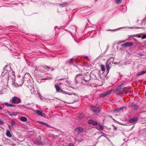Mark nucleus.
I'll list each match as a JSON object with an SVG mask.
<instances>
[{
	"instance_id": "1",
	"label": "nucleus",
	"mask_w": 146,
	"mask_h": 146,
	"mask_svg": "<svg viewBox=\"0 0 146 146\" xmlns=\"http://www.w3.org/2000/svg\"><path fill=\"white\" fill-rule=\"evenodd\" d=\"M114 58L113 57H110L107 60L106 65L107 71H109L110 67L113 64Z\"/></svg>"
},
{
	"instance_id": "2",
	"label": "nucleus",
	"mask_w": 146,
	"mask_h": 146,
	"mask_svg": "<svg viewBox=\"0 0 146 146\" xmlns=\"http://www.w3.org/2000/svg\"><path fill=\"white\" fill-rule=\"evenodd\" d=\"M10 102L14 104L19 103L21 102V100L20 99L16 97H13L12 99L10 100Z\"/></svg>"
},
{
	"instance_id": "3",
	"label": "nucleus",
	"mask_w": 146,
	"mask_h": 146,
	"mask_svg": "<svg viewBox=\"0 0 146 146\" xmlns=\"http://www.w3.org/2000/svg\"><path fill=\"white\" fill-rule=\"evenodd\" d=\"M92 109L94 113H97L100 112L101 108L100 107L98 106H93L92 107Z\"/></svg>"
},
{
	"instance_id": "4",
	"label": "nucleus",
	"mask_w": 146,
	"mask_h": 146,
	"mask_svg": "<svg viewBox=\"0 0 146 146\" xmlns=\"http://www.w3.org/2000/svg\"><path fill=\"white\" fill-rule=\"evenodd\" d=\"M47 67V66H40L37 67L36 70H38L41 72L44 73L46 72V68Z\"/></svg>"
},
{
	"instance_id": "5",
	"label": "nucleus",
	"mask_w": 146,
	"mask_h": 146,
	"mask_svg": "<svg viewBox=\"0 0 146 146\" xmlns=\"http://www.w3.org/2000/svg\"><path fill=\"white\" fill-rule=\"evenodd\" d=\"M124 91V89L121 88V85L117 87L116 89V94L117 95L122 93Z\"/></svg>"
},
{
	"instance_id": "6",
	"label": "nucleus",
	"mask_w": 146,
	"mask_h": 146,
	"mask_svg": "<svg viewBox=\"0 0 146 146\" xmlns=\"http://www.w3.org/2000/svg\"><path fill=\"white\" fill-rule=\"evenodd\" d=\"M111 92V90H110L108 91L104 92L103 93L101 94L99 96L101 97H104L110 94Z\"/></svg>"
},
{
	"instance_id": "7",
	"label": "nucleus",
	"mask_w": 146,
	"mask_h": 146,
	"mask_svg": "<svg viewBox=\"0 0 146 146\" xmlns=\"http://www.w3.org/2000/svg\"><path fill=\"white\" fill-rule=\"evenodd\" d=\"M75 130L76 132L80 133L83 131L84 129L82 127L79 126L76 127Z\"/></svg>"
},
{
	"instance_id": "8",
	"label": "nucleus",
	"mask_w": 146,
	"mask_h": 146,
	"mask_svg": "<svg viewBox=\"0 0 146 146\" xmlns=\"http://www.w3.org/2000/svg\"><path fill=\"white\" fill-rule=\"evenodd\" d=\"M129 107H130L132 108L135 110H137L138 109V106L137 105L133 102L131 103V104H130L129 105Z\"/></svg>"
},
{
	"instance_id": "9",
	"label": "nucleus",
	"mask_w": 146,
	"mask_h": 146,
	"mask_svg": "<svg viewBox=\"0 0 146 146\" xmlns=\"http://www.w3.org/2000/svg\"><path fill=\"white\" fill-rule=\"evenodd\" d=\"M133 45V44L132 42H128L123 44L122 45V46L124 47H126L127 46H132Z\"/></svg>"
},
{
	"instance_id": "10",
	"label": "nucleus",
	"mask_w": 146,
	"mask_h": 146,
	"mask_svg": "<svg viewBox=\"0 0 146 146\" xmlns=\"http://www.w3.org/2000/svg\"><path fill=\"white\" fill-rule=\"evenodd\" d=\"M55 86L56 89V92L58 93L63 92V90L60 88V87L58 85L55 84Z\"/></svg>"
},
{
	"instance_id": "11",
	"label": "nucleus",
	"mask_w": 146,
	"mask_h": 146,
	"mask_svg": "<svg viewBox=\"0 0 146 146\" xmlns=\"http://www.w3.org/2000/svg\"><path fill=\"white\" fill-rule=\"evenodd\" d=\"M88 123L89 124H92L94 125H96L98 123L93 120L91 119L88 120Z\"/></svg>"
},
{
	"instance_id": "12",
	"label": "nucleus",
	"mask_w": 146,
	"mask_h": 146,
	"mask_svg": "<svg viewBox=\"0 0 146 146\" xmlns=\"http://www.w3.org/2000/svg\"><path fill=\"white\" fill-rule=\"evenodd\" d=\"M36 112L37 113V114L41 116L44 117H45V114L44 113L41 111H40L37 110L36 111Z\"/></svg>"
},
{
	"instance_id": "13",
	"label": "nucleus",
	"mask_w": 146,
	"mask_h": 146,
	"mask_svg": "<svg viewBox=\"0 0 146 146\" xmlns=\"http://www.w3.org/2000/svg\"><path fill=\"white\" fill-rule=\"evenodd\" d=\"M138 119V118L137 117H133V119H131L129 120V122L131 123H132L136 121Z\"/></svg>"
},
{
	"instance_id": "14",
	"label": "nucleus",
	"mask_w": 146,
	"mask_h": 146,
	"mask_svg": "<svg viewBox=\"0 0 146 146\" xmlns=\"http://www.w3.org/2000/svg\"><path fill=\"white\" fill-rule=\"evenodd\" d=\"M23 84V83L21 84H19L18 83H17L16 82H15V81H14V82L13 84V85L15 86L16 87H18L19 86H21Z\"/></svg>"
},
{
	"instance_id": "15",
	"label": "nucleus",
	"mask_w": 146,
	"mask_h": 146,
	"mask_svg": "<svg viewBox=\"0 0 146 146\" xmlns=\"http://www.w3.org/2000/svg\"><path fill=\"white\" fill-rule=\"evenodd\" d=\"M146 73V70H142L138 73V74H137V76H139L143 74Z\"/></svg>"
},
{
	"instance_id": "16",
	"label": "nucleus",
	"mask_w": 146,
	"mask_h": 146,
	"mask_svg": "<svg viewBox=\"0 0 146 146\" xmlns=\"http://www.w3.org/2000/svg\"><path fill=\"white\" fill-rule=\"evenodd\" d=\"M4 104L5 105L7 106H9V107H14L15 106V105H13V104H9L7 102H5L4 103Z\"/></svg>"
},
{
	"instance_id": "17",
	"label": "nucleus",
	"mask_w": 146,
	"mask_h": 146,
	"mask_svg": "<svg viewBox=\"0 0 146 146\" xmlns=\"http://www.w3.org/2000/svg\"><path fill=\"white\" fill-rule=\"evenodd\" d=\"M6 135L7 136L9 137H12V135L9 130H7Z\"/></svg>"
},
{
	"instance_id": "18",
	"label": "nucleus",
	"mask_w": 146,
	"mask_h": 146,
	"mask_svg": "<svg viewBox=\"0 0 146 146\" xmlns=\"http://www.w3.org/2000/svg\"><path fill=\"white\" fill-rule=\"evenodd\" d=\"M21 120L23 121H26L27 120V118L24 116L21 117L20 118Z\"/></svg>"
},
{
	"instance_id": "19",
	"label": "nucleus",
	"mask_w": 146,
	"mask_h": 146,
	"mask_svg": "<svg viewBox=\"0 0 146 146\" xmlns=\"http://www.w3.org/2000/svg\"><path fill=\"white\" fill-rule=\"evenodd\" d=\"M67 4V3H64L62 4H59V6L61 7H65Z\"/></svg>"
},
{
	"instance_id": "20",
	"label": "nucleus",
	"mask_w": 146,
	"mask_h": 146,
	"mask_svg": "<svg viewBox=\"0 0 146 146\" xmlns=\"http://www.w3.org/2000/svg\"><path fill=\"white\" fill-rule=\"evenodd\" d=\"M124 108V107H122L119 108H118L116 109L115 111L116 112H119L120 111H122Z\"/></svg>"
},
{
	"instance_id": "21",
	"label": "nucleus",
	"mask_w": 146,
	"mask_h": 146,
	"mask_svg": "<svg viewBox=\"0 0 146 146\" xmlns=\"http://www.w3.org/2000/svg\"><path fill=\"white\" fill-rule=\"evenodd\" d=\"M81 76L80 75H77L76 77L75 78V80L76 82L78 83V79L79 78H78V77L79 76Z\"/></svg>"
},
{
	"instance_id": "22",
	"label": "nucleus",
	"mask_w": 146,
	"mask_h": 146,
	"mask_svg": "<svg viewBox=\"0 0 146 146\" xmlns=\"http://www.w3.org/2000/svg\"><path fill=\"white\" fill-rule=\"evenodd\" d=\"M98 77L97 78L96 76H95V77L98 80L100 81L101 80V75L99 73H98Z\"/></svg>"
},
{
	"instance_id": "23",
	"label": "nucleus",
	"mask_w": 146,
	"mask_h": 146,
	"mask_svg": "<svg viewBox=\"0 0 146 146\" xmlns=\"http://www.w3.org/2000/svg\"><path fill=\"white\" fill-rule=\"evenodd\" d=\"M99 127L97 128L99 130L100 129V130H103V126L101 124H99Z\"/></svg>"
},
{
	"instance_id": "24",
	"label": "nucleus",
	"mask_w": 146,
	"mask_h": 146,
	"mask_svg": "<svg viewBox=\"0 0 146 146\" xmlns=\"http://www.w3.org/2000/svg\"><path fill=\"white\" fill-rule=\"evenodd\" d=\"M100 66L101 70L102 71H104L105 70L104 66L102 64H101Z\"/></svg>"
},
{
	"instance_id": "25",
	"label": "nucleus",
	"mask_w": 146,
	"mask_h": 146,
	"mask_svg": "<svg viewBox=\"0 0 146 146\" xmlns=\"http://www.w3.org/2000/svg\"><path fill=\"white\" fill-rule=\"evenodd\" d=\"M9 66L8 65H6L5 67H4V69H3V70H4V71H6V72H7V68H9Z\"/></svg>"
},
{
	"instance_id": "26",
	"label": "nucleus",
	"mask_w": 146,
	"mask_h": 146,
	"mask_svg": "<svg viewBox=\"0 0 146 146\" xmlns=\"http://www.w3.org/2000/svg\"><path fill=\"white\" fill-rule=\"evenodd\" d=\"M121 0H115L116 3L118 4H119L121 3Z\"/></svg>"
},
{
	"instance_id": "27",
	"label": "nucleus",
	"mask_w": 146,
	"mask_h": 146,
	"mask_svg": "<svg viewBox=\"0 0 146 146\" xmlns=\"http://www.w3.org/2000/svg\"><path fill=\"white\" fill-rule=\"evenodd\" d=\"M39 123H43V124H44L46 125L47 126V127H50V126L49 125H48V124H46V123H43V122H42L41 121H39Z\"/></svg>"
},
{
	"instance_id": "28",
	"label": "nucleus",
	"mask_w": 146,
	"mask_h": 146,
	"mask_svg": "<svg viewBox=\"0 0 146 146\" xmlns=\"http://www.w3.org/2000/svg\"><path fill=\"white\" fill-rule=\"evenodd\" d=\"M5 114H6L8 115H10L11 114V113L9 112V111H7L5 112Z\"/></svg>"
},
{
	"instance_id": "29",
	"label": "nucleus",
	"mask_w": 146,
	"mask_h": 146,
	"mask_svg": "<svg viewBox=\"0 0 146 146\" xmlns=\"http://www.w3.org/2000/svg\"><path fill=\"white\" fill-rule=\"evenodd\" d=\"M142 39H145L146 38V35L145 34L142 36Z\"/></svg>"
},
{
	"instance_id": "30",
	"label": "nucleus",
	"mask_w": 146,
	"mask_h": 146,
	"mask_svg": "<svg viewBox=\"0 0 146 146\" xmlns=\"http://www.w3.org/2000/svg\"><path fill=\"white\" fill-rule=\"evenodd\" d=\"M16 115L15 113H11L10 115V116H15Z\"/></svg>"
},
{
	"instance_id": "31",
	"label": "nucleus",
	"mask_w": 146,
	"mask_h": 146,
	"mask_svg": "<svg viewBox=\"0 0 146 146\" xmlns=\"http://www.w3.org/2000/svg\"><path fill=\"white\" fill-rule=\"evenodd\" d=\"M11 123L12 125H14L15 124V122L13 121H12Z\"/></svg>"
},
{
	"instance_id": "32",
	"label": "nucleus",
	"mask_w": 146,
	"mask_h": 146,
	"mask_svg": "<svg viewBox=\"0 0 146 146\" xmlns=\"http://www.w3.org/2000/svg\"><path fill=\"white\" fill-rule=\"evenodd\" d=\"M113 129L114 130H116L117 129V128L113 125Z\"/></svg>"
},
{
	"instance_id": "33",
	"label": "nucleus",
	"mask_w": 146,
	"mask_h": 146,
	"mask_svg": "<svg viewBox=\"0 0 146 146\" xmlns=\"http://www.w3.org/2000/svg\"><path fill=\"white\" fill-rule=\"evenodd\" d=\"M123 89H124V91L123 92H125V91L127 90L128 88L127 87H125V88H123Z\"/></svg>"
},
{
	"instance_id": "34",
	"label": "nucleus",
	"mask_w": 146,
	"mask_h": 146,
	"mask_svg": "<svg viewBox=\"0 0 146 146\" xmlns=\"http://www.w3.org/2000/svg\"><path fill=\"white\" fill-rule=\"evenodd\" d=\"M4 123V122L3 121H2L1 120H0V124L1 125L3 124Z\"/></svg>"
},
{
	"instance_id": "35",
	"label": "nucleus",
	"mask_w": 146,
	"mask_h": 146,
	"mask_svg": "<svg viewBox=\"0 0 146 146\" xmlns=\"http://www.w3.org/2000/svg\"><path fill=\"white\" fill-rule=\"evenodd\" d=\"M69 146H74V144L72 143H70L69 144Z\"/></svg>"
},
{
	"instance_id": "36",
	"label": "nucleus",
	"mask_w": 146,
	"mask_h": 146,
	"mask_svg": "<svg viewBox=\"0 0 146 146\" xmlns=\"http://www.w3.org/2000/svg\"><path fill=\"white\" fill-rule=\"evenodd\" d=\"M51 68H49V67H48V66H47V67L46 68V70H51Z\"/></svg>"
},
{
	"instance_id": "37",
	"label": "nucleus",
	"mask_w": 146,
	"mask_h": 146,
	"mask_svg": "<svg viewBox=\"0 0 146 146\" xmlns=\"http://www.w3.org/2000/svg\"><path fill=\"white\" fill-rule=\"evenodd\" d=\"M134 36L133 35H131L130 36H129V38H128V39L129 40H130L131 39L130 38V37H133V36Z\"/></svg>"
},
{
	"instance_id": "38",
	"label": "nucleus",
	"mask_w": 146,
	"mask_h": 146,
	"mask_svg": "<svg viewBox=\"0 0 146 146\" xmlns=\"http://www.w3.org/2000/svg\"><path fill=\"white\" fill-rule=\"evenodd\" d=\"M70 62H71V61H74V60H73V59H70Z\"/></svg>"
},
{
	"instance_id": "39",
	"label": "nucleus",
	"mask_w": 146,
	"mask_h": 146,
	"mask_svg": "<svg viewBox=\"0 0 146 146\" xmlns=\"http://www.w3.org/2000/svg\"><path fill=\"white\" fill-rule=\"evenodd\" d=\"M5 74L4 73V72H3V73H2V74H1V75L2 76H4L5 75Z\"/></svg>"
},
{
	"instance_id": "40",
	"label": "nucleus",
	"mask_w": 146,
	"mask_h": 146,
	"mask_svg": "<svg viewBox=\"0 0 146 146\" xmlns=\"http://www.w3.org/2000/svg\"><path fill=\"white\" fill-rule=\"evenodd\" d=\"M63 92H61V93H63V94H66V92H64V91H63Z\"/></svg>"
},
{
	"instance_id": "41",
	"label": "nucleus",
	"mask_w": 146,
	"mask_h": 146,
	"mask_svg": "<svg viewBox=\"0 0 146 146\" xmlns=\"http://www.w3.org/2000/svg\"><path fill=\"white\" fill-rule=\"evenodd\" d=\"M38 143L39 145H41V142H38Z\"/></svg>"
},
{
	"instance_id": "42",
	"label": "nucleus",
	"mask_w": 146,
	"mask_h": 146,
	"mask_svg": "<svg viewBox=\"0 0 146 146\" xmlns=\"http://www.w3.org/2000/svg\"><path fill=\"white\" fill-rule=\"evenodd\" d=\"M85 58L87 59L88 58V57L87 56H86L85 57Z\"/></svg>"
},
{
	"instance_id": "43",
	"label": "nucleus",
	"mask_w": 146,
	"mask_h": 146,
	"mask_svg": "<svg viewBox=\"0 0 146 146\" xmlns=\"http://www.w3.org/2000/svg\"><path fill=\"white\" fill-rule=\"evenodd\" d=\"M2 108L0 106V110H1L2 109Z\"/></svg>"
},
{
	"instance_id": "44",
	"label": "nucleus",
	"mask_w": 146,
	"mask_h": 146,
	"mask_svg": "<svg viewBox=\"0 0 146 146\" xmlns=\"http://www.w3.org/2000/svg\"><path fill=\"white\" fill-rule=\"evenodd\" d=\"M117 62H113V64H117Z\"/></svg>"
},
{
	"instance_id": "45",
	"label": "nucleus",
	"mask_w": 146,
	"mask_h": 146,
	"mask_svg": "<svg viewBox=\"0 0 146 146\" xmlns=\"http://www.w3.org/2000/svg\"><path fill=\"white\" fill-rule=\"evenodd\" d=\"M120 49L121 50V51H122L123 50H122V49H121V48Z\"/></svg>"
},
{
	"instance_id": "46",
	"label": "nucleus",
	"mask_w": 146,
	"mask_h": 146,
	"mask_svg": "<svg viewBox=\"0 0 146 146\" xmlns=\"http://www.w3.org/2000/svg\"><path fill=\"white\" fill-rule=\"evenodd\" d=\"M54 70V69L52 68V70Z\"/></svg>"
}]
</instances>
